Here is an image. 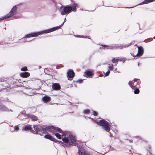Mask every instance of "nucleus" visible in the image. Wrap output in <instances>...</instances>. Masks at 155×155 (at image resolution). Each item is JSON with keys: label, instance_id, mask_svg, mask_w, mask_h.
<instances>
[{"label": "nucleus", "instance_id": "nucleus-1", "mask_svg": "<svg viewBox=\"0 0 155 155\" xmlns=\"http://www.w3.org/2000/svg\"><path fill=\"white\" fill-rule=\"evenodd\" d=\"M43 132L46 131L50 132L52 134H54L59 139H61L63 142L68 145L75 144L76 142L75 137L69 132H63L62 130L58 127L53 126H43L42 128Z\"/></svg>", "mask_w": 155, "mask_h": 155}, {"label": "nucleus", "instance_id": "nucleus-2", "mask_svg": "<svg viewBox=\"0 0 155 155\" xmlns=\"http://www.w3.org/2000/svg\"><path fill=\"white\" fill-rule=\"evenodd\" d=\"M64 22H63L62 24L59 26L53 28H51L49 29L45 30L43 31H39L38 32L34 33L27 35L25 38H30L36 37L38 35L43 34L44 33H48L51 32L53 31L56 30H58L61 28V26L63 24Z\"/></svg>", "mask_w": 155, "mask_h": 155}, {"label": "nucleus", "instance_id": "nucleus-3", "mask_svg": "<svg viewBox=\"0 0 155 155\" xmlns=\"http://www.w3.org/2000/svg\"><path fill=\"white\" fill-rule=\"evenodd\" d=\"M76 5L74 4L72 7L66 6L63 8V10L61 11V14L64 15L66 14H68L72 11H75Z\"/></svg>", "mask_w": 155, "mask_h": 155}, {"label": "nucleus", "instance_id": "nucleus-4", "mask_svg": "<svg viewBox=\"0 0 155 155\" xmlns=\"http://www.w3.org/2000/svg\"><path fill=\"white\" fill-rule=\"evenodd\" d=\"M98 125L103 127V128L106 131L108 132L110 130V125L108 123L107 121L104 120H100L96 122Z\"/></svg>", "mask_w": 155, "mask_h": 155}, {"label": "nucleus", "instance_id": "nucleus-5", "mask_svg": "<svg viewBox=\"0 0 155 155\" xmlns=\"http://www.w3.org/2000/svg\"><path fill=\"white\" fill-rule=\"evenodd\" d=\"M16 9L17 8L16 6H14L11 10L10 12L8 14H7L2 19V20L8 18L14 15L16 12Z\"/></svg>", "mask_w": 155, "mask_h": 155}, {"label": "nucleus", "instance_id": "nucleus-6", "mask_svg": "<svg viewBox=\"0 0 155 155\" xmlns=\"http://www.w3.org/2000/svg\"><path fill=\"white\" fill-rule=\"evenodd\" d=\"M138 52L136 54L137 56H140L142 55L143 53V48L141 47H138Z\"/></svg>", "mask_w": 155, "mask_h": 155}, {"label": "nucleus", "instance_id": "nucleus-7", "mask_svg": "<svg viewBox=\"0 0 155 155\" xmlns=\"http://www.w3.org/2000/svg\"><path fill=\"white\" fill-rule=\"evenodd\" d=\"M74 73L73 71L70 70L67 72V75L68 78H72L74 76Z\"/></svg>", "mask_w": 155, "mask_h": 155}, {"label": "nucleus", "instance_id": "nucleus-8", "mask_svg": "<svg viewBox=\"0 0 155 155\" xmlns=\"http://www.w3.org/2000/svg\"><path fill=\"white\" fill-rule=\"evenodd\" d=\"M20 75L22 78H27L29 76L30 74L29 73L26 72L21 73Z\"/></svg>", "mask_w": 155, "mask_h": 155}, {"label": "nucleus", "instance_id": "nucleus-9", "mask_svg": "<svg viewBox=\"0 0 155 155\" xmlns=\"http://www.w3.org/2000/svg\"><path fill=\"white\" fill-rule=\"evenodd\" d=\"M45 137L46 139H48L53 141H55V140H56L55 139L53 138L52 136H51L50 134H48L46 135L45 136Z\"/></svg>", "mask_w": 155, "mask_h": 155}, {"label": "nucleus", "instance_id": "nucleus-10", "mask_svg": "<svg viewBox=\"0 0 155 155\" xmlns=\"http://www.w3.org/2000/svg\"><path fill=\"white\" fill-rule=\"evenodd\" d=\"M52 87L53 89L56 90H59L60 87L59 84L56 83L52 85Z\"/></svg>", "mask_w": 155, "mask_h": 155}, {"label": "nucleus", "instance_id": "nucleus-11", "mask_svg": "<svg viewBox=\"0 0 155 155\" xmlns=\"http://www.w3.org/2000/svg\"><path fill=\"white\" fill-rule=\"evenodd\" d=\"M42 99L45 102H47L50 101L51 99L49 97L45 96L42 97Z\"/></svg>", "mask_w": 155, "mask_h": 155}, {"label": "nucleus", "instance_id": "nucleus-12", "mask_svg": "<svg viewBox=\"0 0 155 155\" xmlns=\"http://www.w3.org/2000/svg\"><path fill=\"white\" fill-rule=\"evenodd\" d=\"M85 75H87V77H88L93 75V72L91 71H86L85 72Z\"/></svg>", "mask_w": 155, "mask_h": 155}, {"label": "nucleus", "instance_id": "nucleus-13", "mask_svg": "<svg viewBox=\"0 0 155 155\" xmlns=\"http://www.w3.org/2000/svg\"><path fill=\"white\" fill-rule=\"evenodd\" d=\"M155 0H145L143 2H142L141 4H147L150 2H152Z\"/></svg>", "mask_w": 155, "mask_h": 155}, {"label": "nucleus", "instance_id": "nucleus-14", "mask_svg": "<svg viewBox=\"0 0 155 155\" xmlns=\"http://www.w3.org/2000/svg\"><path fill=\"white\" fill-rule=\"evenodd\" d=\"M30 117L33 120L35 121L37 120V117L34 115H31L30 116Z\"/></svg>", "mask_w": 155, "mask_h": 155}, {"label": "nucleus", "instance_id": "nucleus-15", "mask_svg": "<svg viewBox=\"0 0 155 155\" xmlns=\"http://www.w3.org/2000/svg\"><path fill=\"white\" fill-rule=\"evenodd\" d=\"M30 128L31 127L30 126H26L23 128V130H30Z\"/></svg>", "mask_w": 155, "mask_h": 155}, {"label": "nucleus", "instance_id": "nucleus-16", "mask_svg": "<svg viewBox=\"0 0 155 155\" xmlns=\"http://www.w3.org/2000/svg\"><path fill=\"white\" fill-rule=\"evenodd\" d=\"M34 129L35 130V131L37 132H38L39 131V129L37 127V126H34Z\"/></svg>", "mask_w": 155, "mask_h": 155}, {"label": "nucleus", "instance_id": "nucleus-17", "mask_svg": "<svg viewBox=\"0 0 155 155\" xmlns=\"http://www.w3.org/2000/svg\"><path fill=\"white\" fill-rule=\"evenodd\" d=\"M118 61H119V59H117V58H116V59L114 58L112 60V62L113 63H116Z\"/></svg>", "mask_w": 155, "mask_h": 155}, {"label": "nucleus", "instance_id": "nucleus-18", "mask_svg": "<svg viewBox=\"0 0 155 155\" xmlns=\"http://www.w3.org/2000/svg\"><path fill=\"white\" fill-rule=\"evenodd\" d=\"M21 71H25L27 70V67H24L22 68L21 69Z\"/></svg>", "mask_w": 155, "mask_h": 155}, {"label": "nucleus", "instance_id": "nucleus-19", "mask_svg": "<svg viewBox=\"0 0 155 155\" xmlns=\"http://www.w3.org/2000/svg\"><path fill=\"white\" fill-rule=\"evenodd\" d=\"M139 90L138 89H136L134 91V93L135 94H137L139 93Z\"/></svg>", "mask_w": 155, "mask_h": 155}, {"label": "nucleus", "instance_id": "nucleus-20", "mask_svg": "<svg viewBox=\"0 0 155 155\" xmlns=\"http://www.w3.org/2000/svg\"><path fill=\"white\" fill-rule=\"evenodd\" d=\"M90 110H89L87 109L85 110L84 111V114H87L89 112Z\"/></svg>", "mask_w": 155, "mask_h": 155}, {"label": "nucleus", "instance_id": "nucleus-21", "mask_svg": "<svg viewBox=\"0 0 155 155\" xmlns=\"http://www.w3.org/2000/svg\"><path fill=\"white\" fill-rule=\"evenodd\" d=\"M110 73V71H107V72H106V73H105V75L106 76H108V75Z\"/></svg>", "mask_w": 155, "mask_h": 155}, {"label": "nucleus", "instance_id": "nucleus-22", "mask_svg": "<svg viewBox=\"0 0 155 155\" xmlns=\"http://www.w3.org/2000/svg\"><path fill=\"white\" fill-rule=\"evenodd\" d=\"M109 68L110 70H112L113 69V67L112 65L109 66Z\"/></svg>", "mask_w": 155, "mask_h": 155}, {"label": "nucleus", "instance_id": "nucleus-23", "mask_svg": "<svg viewBox=\"0 0 155 155\" xmlns=\"http://www.w3.org/2000/svg\"><path fill=\"white\" fill-rule=\"evenodd\" d=\"M93 115H94V116H95L97 115V113L95 111H94L93 112Z\"/></svg>", "mask_w": 155, "mask_h": 155}, {"label": "nucleus", "instance_id": "nucleus-24", "mask_svg": "<svg viewBox=\"0 0 155 155\" xmlns=\"http://www.w3.org/2000/svg\"><path fill=\"white\" fill-rule=\"evenodd\" d=\"M14 128H15V130H18V127H17V126H15L14 127Z\"/></svg>", "mask_w": 155, "mask_h": 155}, {"label": "nucleus", "instance_id": "nucleus-25", "mask_svg": "<svg viewBox=\"0 0 155 155\" xmlns=\"http://www.w3.org/2000/svg\"><path fill=\"white\" fill-rule=\"evenodd\" d=\"M82 81V80H81V81H78V82H79V83H81V81Z\"/></svg>", "mask_w": 155, "mask_h": 155}, {"label": "nucleus", "instance_id": "nucleus-26", "mask_svg": "<svg viewBox=\"0 0 155 155\" xmlns=\"http://www.w3.org/2000/svg\"><path fill=\"white\" fill-rule=\"evenodd\" d=\"M68 80H71V79H69V78H68Z\"/></svg>", "mask_w": 155, "mask_h": 155}]
</instances>
